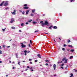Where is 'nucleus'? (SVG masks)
I'll return each mask as SVG.
<instances>
[{"instance_id":"nucleus-44","label":"nucleus","mask_w":77,"mask_h":77,"mask_svg":"<svg viewBox=\"0 0 77 77\" xmlns=\"http://www.w3.org/2000/svg\"><path fill=\"white\" fill-rule=\"evenodd\" d=\"M31 60H32V59L30 58V59H29V61H31Z\"/></svg>"},{"instance_id":"nucleus-18","label":"nucleus","mask_w":77,"mask_h":77,"mask_svg":"<svg viewBox=\"0 0 77 77\" xmlns=\"http://www.w3.org/2000/svg\"><path fill=\"white\" fill-rule=\"evenodd\" d=\"M68 47H71V48H72V46L71 45H68Z\"/></svg>"},{"instance_id":"nucleus-11","label":"nucleus","mask_w":77,"mask_h":77,"mask_svg":"<svg viewBox=\"0 0 77 77\" xmlns=\"http://www.w3.org/2000/svg\"><path fill=\"white\" fill-rule=\"evenodd\" d=\"M66 60V58L65 57H64L62 59V61H64L65 60Z\"/></svg>"},{"instance_id":"nucleus-45","label":"nucleus","mask_w":77,"mask_h":77,"mask_svg":"<svg viewBox=\"0 0 77 77\" xmlns=\"http://www.w3.org/2000/svg\"><path fill=\"white\" fill-rule=\"evenodd\" d=\"M38 62V60H35V62Z\"/></svg>"},{"instance_id":"nucleus-14","label":"nucleus","mask_w":77,"mask_h":77,"mask_svg":"<svg viewBox=\"0 0 77 77\" xmlns=\"http://www.w3.org/2000/svg\"><path fill=\"white\" fill-rule=\"evenodd\" d=\"M72 76H73V74H72V73H71L70 76V77H72Z\"/></svg>"},{"instance_id":"nucleus-51","label":"nucleus","mask_w":77,"mask_h":77,"mask_svg":"<svg viewBox=\"0 0 77 77\" xmlns=\"http://www.w3.org/2000/svg\"><path fill=\"white\" fill-rule=\"evenodd\" d=\"M30 51H28V52H27V53H30Z\"/></svg>"},{"instance_id":"nucleus-41","label":"nucleus","mask_w":77,"mask_h":77,"mask_svg":"<svg viewBox=\"0 0 77 77\" xmlns=\"http://www.w3.org/2000/svg\"><path fill=\"white\" fill-rule=\"evenodd\" d=\"M2 51H0V54H2Z\"/></svg>"},{"instance_id":"nucleus-53","label":"nucleus","mask_w":77,"mask_h":77,"mask_svg":"<svg viewBox=\"0 0 77 77\" xmlns=\"http://www.w3.org/2000/svg\"><path fill=\"white\" fill-rule=\"evenodd\" d=\"M26 55H27V54H26V53H25V56H26Z\"/></svg>"},{"instance_id":"nucleus-37","label":"nucleus","mask_w":77,"mask_h":77,"mask_svg":"<svg viewBox=\"0 0 77 77\" xmlns=\"http://www.w3.org/2000/svg\"><path fill=\"white\" fill-rule=\"evenodd\" d=\"M66 45L65 44L64 45L63 47H66Z\"/></svg>"},{"instance_id":"nucleus-52","label":"nucleus","mask_w":77,"mask_h":77,"mask_svg":"<svg viewBox=\"0 0 77 77\" xmlns=\"http://www.w3.org/2000/svg\"><path fill=\"white\" fill-rule=\"evenodd\" d=\"M45 34H47V35H49L48 33H45Z\"/></svg>"},{"instance_id":"nucleus-57","label":"nucleus","mask_w":77,"mask_h":77,"mask_svg":"<svg viewBox=\"0 0 77 77\" xmlns=\"http://www.w3.org/2000/svg\"><path fill=\"white\" fill-rule=\"evenodd\" d=\"M27 70H28V69H26L25 70V71H27Z\"/></svg>"},{"instance_id":"nucleus-34","label":"nucleus","mask_w":77,"mask_h":77,"mask_svg":"<svg viewBox=\"0 0 77 77\" xmlns=\"http://www.w3.org/2000/svg\"><path fill=\"white\" fill-rule=\"evenodd\" d=\"M3 48H5V45H3Z\"/></svg>"},{"instance_id":"nucleus-10","label":"nucleus","mask_w":77,"mask_h":77,"mask_svg":"<svg viewBox=\"0 0 77 77\" xmlns=\"http://www.w3.org/2000/svg\"><path fill=\"white\" fill-rule=\"evenodd\" d=\"M37 56H38L39 58H41V55L40 54H38L37 55Z\"/></svg>"},{"instance_id":"nucleus-4","label":"nucleus","mask_w":77,"mask_h":77,"mask_svg":"<svg viewBox=\"0 0 77 77\" xmlns=\"http://www.w3.org/2000/svg\"><path fill=\"white\" fill-rule=\"evenodd\" d=\"M53 68H54V70H55L56 69V64H54V65Z\"/></svg>"},{"instance_id":"nucleus-36","label":"nucleus","mask_w":77,"mask_h":77,"mask_svg":"<svg viewBox=\"0 0 77 77\" xmlns=\"http://www.w3.org/2000/svg\"><path fill=\"white\" fill-rule=\"evenodd\" d=\"M2 31H3V32H4V31H5V29H2Z\"/></svg>"},{"instance_id":"nucleus-3","label":"nucleus","mask_w":77,"mask_h":77,"mask_svg":"<svg viewBox=\"0 0 77 77\" xmlns=\"http://www.w3.org/2000/svg\"><path fill=\"white\" fill-rule=\"evenodd\" d=\"M16 12V11L14 10L13 12H11V14H12V15H15L16 14L15 13V12Z\"/></svg>"},{"instance_id":"nucleus-20","label":"nucleus","mask_w":77,"mask_h":77,"mask_svg":"<svg viewBox=\"0 0 77 77\" xmlns=\"http://www.w3.org/2000/svg\"><path fill=\"white\" fill-rule=\"evenodd\" d=\"M53 27V26H51L50 27H49V29H51V27Z\"/></svg>"},{"instance_id":"nucleus-42","label":"nucleus","mask_w":77,"mask_h":77,"mask_svg":"<svg viewBox=\"0 0 77 77\" xmlns=\"http://www.w3.org/2000/svg\"><path fill=\"white\" fill-rule=\"evenodd\" d=\"M29 24V23H28V22H26V24L27 25Z\"/></svg>"},{"instance_id":"nucleus-58","label":"nucleus","mask_w":77,"mask_h":77,"mask_svg":"<svg viewBox=\"0 0 77 77\" xmlns=\"http://www.w3.org/2000/svg\"><path fill=\"white\" fill-rule=\"evenodd\" d=\"M60 63V62H59H59H58V63L59 64Z\"/></svg>"},{"instance_id":"nucleus-16","label":"nucleus","mask_w":77,"mask_h":77,"mask_svg":"<svg viewBox=\"0 0 77 77\" xmlns=\"http://www.w3.org/2000/svg\"><path fill=\"white\" fill-rule=\"evenodd\" d=\"M71 42V40H70L68 39L67 40V42H68V43H69V42Z\"/></svg>"},{"instance_id":"nucleus-63","label":"nucleus","mask_w":77,"mask_h":77,"mask_svg":"<svg viewBox=\"0 0 77 77\" xmlns=\"http://www.w3.org/2000/svg\"><path fill=\"white\" fill-rule=\"evenodd\" d=\"M9 63H11V61H9Z\"/></svg>"},{"instance_id":"nucleus-5","label":"nucleus","mask_w":77,"mask_h":77,"mask_svg":"<svg viewBox=\"0 0 77 77\" xmlns=\"http://www.w3.org/2000/svg\"><path fill=\"white\" fill-rule=\"evenodd\" d=\"M8 5V3L6 2L4 4V6H6Z\"/></svg>"},{"instance_id":"nucleus-29","label":"nucleus","mask_w":77,"mask_h":77,"mask_svg":"<svg viewBox=\"0 0 77 77\" xmlns=\"http://www.w3.org/2000/svg\"><path fill=\"white\" fill-rule=\"evenodd\" d=\"M25 13V12H24V11H23L22 12V14L23 15H24V13Z\"/></svg>"},{"instance_id":"nucleus-59","label":"nucleus","mask_w":77,"mask_h":77,"mask_svg":"<svg viewBox=\"0 0 77 77\" xmlns=\"http://www.w3.org/2000/svg\"><path fill=\"white\" fill-rule=\"evenodd\" d=\"M45 14H43V16H45Z\"/></svg>"},{"instance_id":"nucleus-33","label":"nucleus","mask_w":77,"mask_h":77,"mask_svg":"<svg viewBox=\"0 0 77 77\" xmlns=\"http://www.w3.org/2000/svg\"><path fill=\"white\" fill-rule=\"evenodd\" d=\"M21 26H23V25H24V23H22L21 24Z\"/></svg>"},{"instance_id":"nucleus-39","label":"nucleus","mask_w":77,"mask_h":77,"mask_svg":"<svg viewBox=\"0 0 77 77\" xmlns=\"http://www.w3.org/2000/svg\"><path fill=\"white\" fill-rule=\"evenodd\" d=\"M30 42L31 44H32V40H30Z\"/></svg>"},{"instance_id":"nucleus-21","label":"nucleus","mask_w":77,"mask_h":77,"mask_svg":"<svg viewBox=\"0 0 77 77\" xmlns=\"http://www.w3.org/2000/svg\"><path fill=\"white\" fill-rule=\"evenodd\" d=\"M72 58H73V56H70V57L69 58V59H72Z\"/></svg>"},{"instance_id":"nucleus-40","label":"nucleus","mask_w":77,"mask_h":77,"mask_svg":"<svg viewBox=\"0 0 77 77\" xmlns=\"http://www.w3.org/2000/svg\"><path fill=\"white\" fill-rule=\"evenodd\" d=\"M68 68V66H66V68H65V69H67V68Z\"/></svg>"},{"instance_id":"nucleus-49","label":"nucleus","mask_w":77,"mask_h":77,"mask_svg":"<svg viewBox=\"0 0 77 77\" xmlns=\"http://www.w3.org/2000/svg\"><path fill=\"white\" fill-rule=\"evenodd\" d=\"M74 0H71V2H73V1H74Z\"/></svg>"},{"instance_id":"nucleus-7","label":"nucleus","mask_w":77,"mask_h":77,"mask_svg":"<svg viewBox=\"0 0 77 77\" xmlns=\"http://www.w3.org/2000/svg\"><path fill=\"white\" fill-rule=\"evenodd\" d=\"M14 19H11V20L10 23H13V22H14Z\"/></svg>"},{"instance_id":"nucleus-15","label":"nucleus","mask_w":77,"mask_h":77,"mask_svg":"<svg viewBox=\"0 0 77 77\" xmlns=\"http://www.w3.org/2000/svg\"><path fill=\"white\" fill-rule=\"evenodd\" d=\"M41 25L42 26H45V23H42L41 24Z\"/></svg>"},{"instance_id":"nucleus-27","label":"nucleus","mask_w":77,"mask_h":77,"mask_svg":"<svg viewBox=\"0 0 77 77\" xmlns=\"http://www.w3.org/2000/svg\"><path fill=\"white\" fill-rule=\"evenodd\" d=\"M33 15H34L32 14H31V17H33Z\"/></svg>"},{"instance_id":"nucleus-19","label":"nucleus","mask_w":77,"mask_h":77,"mask_svg":"<svg viewBox=\"0 0 77 77\" xmlns=\"http://www.w3.org/2000/svg\"><path fill=\"white\" fill-rule=\"evenodd\" d=\"M53 28H54V29H57V26H54L53 27Z\"/></svg>"},{"instance_id":"nucleus-12","label":"nucleus","mask_w":77,"mask_h":77,"mask_svg":"<svg viewBox=\"0 0 77 77\" xmlns=\"http://www.w3.org/2000/svg\"><path fill=\"white\" fill-rule=\"evenodd\" d=\"M35 11V9H34L32 10V13H34Z\"/></svg>"},{"instance_id":"nucleus-46","label":"nucleus","mask_w":77,"mask_h":77,"mask_svg":"<svg viewBox=\"0 0 77 77\" xmlns=\"http://www.w3.org/2000/svg\"><path fill=\"white\" fill-rule=\"evenodd\" d=\"M63 65H64V64L63 63L62 65H61V66H63Z\"/></svg>"},{"instance_id":"nucleus-17","label":"nucleus","mask_w":77,"mask_h":77,"mask_svg":"<svg viewBox=\"0 0 77 77\" xmlns=\"http://www.w3.org/2000/svg\"><path fill=\"white\" fill-rule=\"evenodd\" d=\"M32 21V20H29L28 21V22L29 23H30V22H31V21Z\"/></svg>"},{"instance_id":"nucleus-55","label":"nucleus","mask_w":77,"mask_h":77,"mask_svg":"<svg viewBox=\"0 0 77 77\" xmlns=\"http://www.w3.org/2000/svg\"><path fill=\"white\" fill-rule=\"evenodd\" d=\"M54 42H56V40H54Z\"/></svg>"},{"instance_id":"nucleus-64","label":"nucleus","mask_w":77,"mask_h":77,"mask_svg":"<svg viewBox=\"0 0 77 77\" xmlns=\"http://www.w3.org/2000/svg\"><path fill=\"white\" fill-rule=\"evenodd\" d=\"M31 71H33V69H32L31 70Z\"/></svg>"},{"instance_id":"nucleus-38","label":"nucleus","mask_w":77,"mask_h":77,"mask_svg":"<svg viewBox=\"0 0 77 77\" xmlns=\"http://www.w3.org/2000/svg\"><path fill=\"white\" fill-rule=\"evenodd\" d=\"M20 62H19L18 63V65H20Z\"/></svg>"},{"instance_id":"nucleus-26","label":"nucleus","mask_w":77,"mask_h":77,"mask_svg":"<svg viewBox=\"0 0 77 77\" xmlns=\"http://www.w3.org/2000/svg\"><path fill=\"white\" fill-rule=\"evenodd\" d=\"M39 32V30L35 31V33H36V32Z\"/></svg>"},{"instance_id":"nucleus-50","label":"nucleus","mask_w":77,"mask_h":77,"mask_svg":"<svg viewBox=\"0 0 77 77\" xmlns=\"http://www.w3.org/2000/svg\"><path fill=\"white\" fill-rule=\"evenodd\" d=\"M45 65H46L47 66V65H48V63H46Z\"/></svg>"},{"instance_id":"nucleus-30","label":"nucleus","mask_w":77,"mask_h":77,"mask_svg":"<svg viewBox=\"0 0 77 77\" xmlns=\"http://www.w3.org/2000/svg\"><path fill=\"white\" fill-rule=\"evenodd\" d=\"M27 51H24V53H27Z\"/></svg>"},{"instance_id":"nucleus-9","label":"nucleus","mask_w":77,"mask_h":77,"mask_svg":"<svg viewBox=\"0 0 77 77\" xmlns=\"http://www.w3.org/2000/svg\"><path fill=\"white\" fill-rule=\"evenodd\" d=\"M26 15H28V14H29V10H26Z\"/></svg>"},{"instance_id":"nucleus-24","label":"nucleus","mask_w":77,"mask_h":77,"mask_svg":"<svg viewBox=\"0 0 77 77\" xmlns=\"http://www.w3.org/2000/svg\"><path fill=\"white\" fill-rule=\"evenodd\" d=\"M71 51L72 52H73V51H74V50L73 49H72L71 51Z\"/></svg>"},{"instance_id":"nucleus-2","label":"nucleus","mask_w":77,"mask_h":77,"mask_svg":"<svg viewBox=\"0 0 77 77\" xmlns=\"http://www.w3.org/2000/svg\"><path fill=\"white\" fill-rule=\"evenodd\" d=\"M45 25H47V26H49V24L48 23V21L47 20H45Z\"/></svg>"},{"instance_id":"nucleus-35","label":"nucleus","mask_w":77,"mask_h":77,"mask_svg":"<svg viewBox=\"0 0 77 77\" xmlns=\"http://www.w3.org/2000/svg\"><path fill=\"white\" fill-rule=\"evenodd\" d=\"M28 46L29 47H30V48L31 47V46H30V44H29V46Z\"/></svg>"},{"instance_id":"nucleus-25","label":"nucleus","mask_w":77,"mask_h":77,"mask_svg":"<svg viewBox=\"0 0 77 77\" xmlns=\"http://www.w3.org/2000/svg\"><path fill=\"white\" fill-rule=\"evenodd\" d=\"M24 6L26 7V6H27V4H25L23 5Z\"/></svg>"},{"instance_id":"nucleus-28","label":"nucleus","mask_w":77,"mask_h":77,"mask_svg":"<svg viewBox=\"0 0 77 77\" xmlns=\"http://www.w3.org/2000/svg\"><path fill=\"white\" fill-rule=\"evenodd\" d=\"M45 62H49V60H45Z\"/></svg>"},{"instance_id":"nucleus-54","label":"nucleus","mask_w":77,"mask_h":77,"mask_svg":"<svg viewBox=\"0 0 77 77\" xmlns=\"http://www.w3.org/2000/svg\"><path fill=\"white\" fill-rule=\"evenodd\" d=\"M67 51H69V49H67Z\"/></svg>"},{"instance_id":"nucleus-61","label":"nucleus","mask_w":77,"mask_h":77,"mask_svg":"<svg viewBox=\"0 0 77 77\" xmlns=\"http://www.w3.org/2000/svg\"><path fill=\"white\" fill-rule=\"evenodd\" d=\"M19 32H21V30H20Z\"/></svg>"},{"instance_id":"nucleus-13","label":"nucleus","mask_w":77,"mask_h":77,"mask_svg":"<svg viewBox=\"0 0 77 77\" xmlns=\"http://www.w3.org/2000/svg\"><path fill=\"white\" fill-rule=\"evenodd\" d=\"M68 61V59H66V60H65L64 61V63H67V61Z\"/></svg>"},{"instance_id":"nucleus-6","label":"nucleus","mask_w":77,"mask_h":77,"mask_svg":"<svg viewBox=\"0 0 77 77\" xmlns=\"http://www.w3.org/2000/svg\"><path fill=\"white\" fill-rule=\"evenodd\" d=\"M5 2L4 1H3L2 3L0 4V6H2L3 5V4H4V3Z\"/></svg>"},{"instance_id":"nucleus-62","label":"nucleus","mask_w":77,"mask_h":77,"mask_svg":"<svg viewBox=\"0 0 77 77\" xmlns=\"http://www.w3.org/2000/svg\"><path fill=\"white\" fill-rule=\"evenodd\" d=\"M13 69H15V67H13Z\"/></svg>"},{"instance_id":"nucleus-1","label":"nucleus","mask_w":77,"mask_h":77,"mask_svg":"<svg viewBox=\"0 0 77 77\" xmlns=\"http://www.w3.org/2000/svg\"><path fill=\"white\" fill-rule=\"evenodd\" d=\"M20 44L21 45V47L22 48H25V47H26V46L25 45H24L23 43H20Z\"/></svg>"},{"instance_id":"nucleus-31","label":"nucleus","mask_w":77,"mask_h":77,"mask_svg":"<svg viewBox=\"0 0 77 77\" xmlns=\"http://www.w3.org/2000/svg\"><path fill=\"white\" fill-rule=\"evenodd\" d=\"M43 22H44L43 21H41L40 22V23H41L42 24V23H43Z\"/></svg>"},{"instance_id":"nucleus-43","label":"nucleus","mask_w":77,"mask_h":77,"mask_svg":"<svg viewBox=\"0 0 77 77\" xmlns=\"http://www.w3.org/2000/svg\"><path fill=\"white\" fill-rule=\"evenodd\" d=\"M19 12H22V11H21V10H20Z\"/></svg>"},{"instance_id":"nucleus-22","label":"nucleus","mask_w":77,"mask_h":77,"mask_svg":"<svg viewBox=\"0 0 77 77\" xmlns=\"http://www.w3.org/2000/svg\"><path fill=\"white\" fill-rule=\"evenodd\" d=\"M11 28L13 29H15V27H14L13 26L11 27Z\"/></svg>"},{"instance_id":"nucleus-56","label":"nucleus","mask_w":77,"mask_h":77,"mask_svg":"<svg viewBox=\"0 0 77 77\" xmlns=\"http://www.w3.org/2000/svg\"><path fill=\"white\" fill-rule=\"evenodd\" d=\"M30 63L31 64H32V62H30Z\"/></svg>"},{"instance_id":"nucleus-48","label":"nucleus","mask_w":77,"mask_h":77,"mask_svg":"<svg viewBox=\"0 0 77 77\" xmlns=\"http://www.w3.org/2000/svg\"><path fill=\"white\" fill-rule=\"evenodd\" d=\"M61 68H62V69H63V67L62 66H61Z\"/></svg>"},{"instance_id":"nucleus-8","label":"nucleus","mask_w":77,"mask_h":77,"mask_svg":"<svg viewBox=\"0 0 77 77\" xmlns=\"http://www.w3.org/2000/svg\"><path fill=\"white\" fill-rule=\"evenodd\" d=\"M24 9H29V7H23Z\"/></svg>"},{"instance_id":"nucleus-60","label":"nucleus","mask_w":77,"mask_h":77,"mask_svg":"<svg viewBox=\"0 0 77 77\" xmlns=\"http://www.w3.org/2000/svg\"><path fill=\"white\" fill-rule=\"evenodd\" d=\"M6 77H8V75H6Z\"/></svg>"},{"instance_id":"nucleus-47","label":"nucleus","mask_w":77,"mask_h":77,"mask_svg":"<svg viewBox=\"0 0 77 77\" xmlns=\"http://www.w3.org/2000/svg\"><path fill=\"white\" fill-rule=\"evenodd\" d=\"M29 66H27V68H29Z\"/></svg>"},{"instance_id":"nucleus-32","label":"nucleus","mask_w":77,"mask_h":77,"mask_svg":"<svg viewBox=\"0 0 77 77\" xmlns=\"http://www.w3.org/2000/svg\"><path fill=\"white\" fill-rule=\"evenodd\" d=\"M62 49L63 50V51H65V48H63Z\"/></svg>"},{"instance_id":"nucleus-23","label":"nucleus","mask_w":77,"mask_h":77,"mask_svg":"<svg viewBox=\"0 0 77 77\" xmlns=\"http://www.w3.org/2000/svg\"><path fill=\"white\" fill-rule=\"evenodd\" d=\"M33 24H36V23H37V22L33 21Z\"/></svg>"}]
</instances>
